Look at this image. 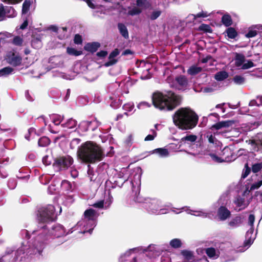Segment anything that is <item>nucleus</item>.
Wrapping results in <instances>:
<instances>
[{
	"label": "nucleus",
	"mask_w": 262,
	"mask_h": 262,
	"mask_svg": "<svg viewBox=\"0 0 262 262\" xmlns=\"http://www.w3.org/2000/svg\"><path fill=\"white\" fill-rule=\"evenodd\" d=\"M152 104L161 110L171 111L180 104L181 98L171 91L156 92L152 97Z\"/></svg>",
	"instance_id": "f257e3e1"
},
{
	"label": "nucleus",
	"mask_w": 262,
	"mask_h": 262,
	"mask_svg": "<svg viewBox=\"0 0 262 262\" xmlns=\"http://www.w3.org/2000/svg\"><path fill=\"white\" fill-rule=\"evenodd\" d=\"M198 116L189 107H182L177 110L173 116L174 124L183 130L191 129L198 124Z\"/></svg>",
	"instance_id": "f03ea898"
},
{
	"label": "nucleus",
	"mask_w": 262,
	"mask_h": 262,
	"mask_svg": "<svg viewBox=\"0 0 262 262\" xmlns=\"http://www.w3.org/2000/svg\"><path fill=\"white\" fill-rule=\"evenodd\" d=\"M77 155L83 162L91 163L101 161L103 156L101 147L91 141L82 144L78 150Z\"/></svg>",
	"instance_id": "7ed1b4c3"
},
{
	"label": "nucleus",
	"mask_w": 262,
	"mask_h": 262,
	"mask_svg": "<svg viewBox=\"0 0 262 262\" xmlns=\"http://www.w3.org/2000/svg\"><path fill=\"white\" fill-rule=\"evenodd\" d=\"M138 202L143 203V207L151 214L160 215L164 214L168 212V210L161 205V202L156 199H143L137 196Z\"/></svg>",
	"instance_id": "20e7f679"
},
{
	"label": "nucleus",
	"mask_w": 262,
	"mask_h": 262,
	"mask_svg": "<svg viewBox=\"0 0 262 262\" xmlns=\"http://www.w3.org/2000/svg\"><path fill=\"white\" fill-rule=\"evenodd\" d=\"M56 216L55 207L52 205L42 207L38 210V220L43 223L53 221L55 219Z\"/></svg>",
	"instance_id": "39448f33"
},
{
	"label": "nucleus",
	"mask_w": 262,
	"mask_h": 262,
	"mask_svg": "<svg viewBox=\"0 0 262 262\" xmlns=\"http://www.w3.org/2000/svg\"><path fill=\"white\" fill-rule=\"evenodd\" d=\"M47 240V235L46 231L43 229H40L39 231L38 235L35 238L33 242V246L36 250L35 254L38 253L40 255L45 246V242Z\"/></svg>",
	"instance_id": "423d86ee"
},
{
	"label": "nucleus",
	"mask_w": 262,
	"mask_h": 262,
	"mask_svg": "<svg viewBox=\"0 0 262 262\" xmlns=\"http://www.w3.org/2000/svg\"><path fill=\"white\" fill-rule=\"evenodd\" d=\"M73 159L69 156L60 157L56 159L53 164V167L56 170L67 168L73 163Z\"/></svg>",
	"instance_id": "0eeeda50"
},
{
	"label": "nucleus",
	"mask_w": 262,
	"mask_h": 262,
	"mask_svg": "<svg viewBox=\"0 0 262 262\" xmlns=\"http://www.w3.org/2000/svg\"><path fill=\"white\" fill-rule=\"evenodd\" d=\"M95 226L94 224H90V222L82 219L77 223L74 228V230H78L80 233L89 232L91 234Z\"/></svg>",
	"instance_id": "6e6552de"
},
{
	"label": "nucleus",
	"mask_w": 262,
	"mask_h": 262,
	"mask_svg": "<svg viewBox=\"0 0 262 262\" xmlns=\"http://www.w3.org/2000/svg\"><path fill=\"white\" fill-rule=\"evenodd\" d=\"M6 59L8 63L15 67L19 66L22 60L18 53L13 52H10L7 54Z\"/></svg>",
	"instance_id": "1a4fd4ad"
},
{
	"label": "nucleus",
	"mask_w": 262,
	"mask_h": 262,
	"mask_svg": "<svg viewBox=\"0 0 262 262\" xmlns=\"http://www.w3.org/2000/svg\"><path fill=\"white\" fill-rule=\"evenodd\" d=\"M97 217V214L95 210L93 209L86 210L84 212L83 219L90 222V224L96 226V220Z\"/></svg>",
	"instance_id": "9d476101"
},
{
	"label": "nucleus",
	"mask_w": 262,
	"mask_h": 262,
	"mask_svg": "<svg viewBox=\"0 0 262 262\" xmlns=\"http://www.w3.org/2000/svg\"><path fill=\"white\" fill-rule=\"evenodd\" d=\"M236 205L235 209L239 211L246 208L249 204V200L245 198L238 197L234 201Z\"/></svg>",
	"instance_id": "9b49d317"
},
{
	"label": "nucleus",
	"mask_w": 262,
	"mask_h": 262,
	"mask_svg": "<svg viewBox=\"0 0 262 262\" xmlns=\"http://www.w3.org/2000/svg\"><path fill=\"white\" fill-rule=\"evenodd\" d=\"M197 138L196 135L188 134L181 138L180 143L181 145L190 146L191 144H193L196 141Z\"/></svg>",
	"instance_id": "f8f14e48"
},
{
	"label": "nucleus",
	"mask_w": 262,
	"mask_h": 262,
	"mask_svg": "<svg viewBox=\"0 0 262 262\" xmlns=\"http://www.w3.org/2000/svg\"><path fill=\"white\" fill-rule=\"evenodd\" d=\"M230 211L225 207L221 206L217 211V216L220 220L225 221L230 216Z\"/></svg>",
	"instance_id": "ddd939ff"
},
{
	"label": "nucleus",
	"mask_w": 262,
	"mask_h": 262,
	"mask_svg": "<svg viewBox=\"0 0 262 262\" xmlns=\"http://www.w3.org/2000/svg\"><path fill=\"white\" fill-rule=\"evenodd\" d=\"M51 234L56 237H60L66 235L64 229L61 225H56L54 226L51 231Z\"/></svg>",
	"instance_id": "4468645a"
},
{
	"label": "nucleus",
	"mask_w": 262,
	"mask_h": 262,
	"mask_svg": "<svg viewBox=\"0 0 262 262\" xmlns=\"http://www.w3.org/2000/svg\"><path fill=\"white\" fill-rule=\"evenodd\" d=\"M177 83V88L179 90H182L186 88L188 82L187 78L184 76H180L176 78Z\"/></svg>",
	"instance_id": "2eb2a0df"
},
{
	"label": "nucleus",
	"mask_w": 262,
	"mask_h": 262,
	"mask_svg": "<svg viewBox=\"0 0 262 262\" xmlns=\"http://www.w3.org/2000/svg\"><path fill=\"white\" fill-rule=\"evenodd\" d=\"M112 202V198H109V201H106L105 203L104 201L101 200L93 204L92 206L94 207L97 208H102L104 207V205L105 204V208H108L111 203Z\"/></svg>",
	"instance_id": "dca6fc26"
},
{
	"label": "nucleus",
	"mask_w": 262,
	"mask_h": 262,
	"mask_svg": "<svg viewBox=\"0 0 262 262\" xmlns=\"http://www.w3.org/2000/svg\"><path fill=\"white\" fill-rule=\"evenodd\" d=\"M188 213L196 216H202L203 217H206L207 216L208 213L202 211V210H190L187 208L185 210Z\"/></svg>",
	"instance_id": "f3484780"
},
{
	"label": "nucleus",
	"mask_w": 262,
	"mask_h": 262,
	"mask_svg": "<svg viewBox=\"0 0 262 262\" xmlns=\"http://www.w3.org/2000/svg\"><path fill=\"white\" fill-rule=\"evenodd\" d=\"M153 154H157L161 158L167 157L169 155L168 150L166 148H159L155 149L152 151Z\"/></svg>",
	"instance_id": "a211bd4d"
},
{
	"label": "nucleus",
	"mask_w": 262,
	"mask_h": 262,
	"mask_svg": "<svg viewBox=\"0 0 262 262\" xmlns=\"http://www.w3.org/2000/svg\"><path fill=\"white\" fill-rule=\"evenodd\" d=\"M100 47L98 42L88 43L84 46V49L86 51L95 52Z\"/></svg>",
	"instance_id": "6ab92c4d"
},
{
	"label": "nucleus",
	"mask_w": 262,
	"mask_h": 262,
	"mask_svg": "<svg viewBox=\"0 0 262 262\" xmlns=\"http://www.w3.org/2000/svg\"><path fill=\"white\" fill-rule=\"evenodd\" d=\"M141 177V169L138 168L137 169V173L134 176V180L132 181L133 187L138 186L140 184V179Z\"/></svg>",
	"instance_id": "aec40b11"
},
{
	"label": "nucleus",
	"mask_w": 262,
	"mask_h": 262,
	"mask_svg": "<svg viewBox=\"0 0 262 262\" xmlns=\"http://www.w3.org/2000/svg\"><path fill=\"white\" fill-rule=\"evenodd\" d=\"M207 256L212 259H216L219 257L218 252L213 248H208L206 249Z\"/></svg>",
	"instance_id": "412c9836"
},
{
	"label": "nucleus",
	"mask_w": 262,
	"mask_h": 262,
	"mask_svg": "<svg viewBox=\"0 0 262 262\" xmlns=\"http://www.w3.org/2000/svg\"><path fill=\"white\" fill-rule=\"evenodd\" d=\"M202 68L196 65L191 66L187 70V73L190 75H195L202 71Z\"/></svg>",
	"instance_id": "4be33fe9"
},
{
	"label": "nucleus",
	"mask_w": 262,
	"mask_h": 262,
	"mask_svg": "<svg viewBox=\"0 0 262 262\" xmlns=\"http://www.w3.org/2000/svg\"><path fill=\"white\" fill-rule=\"evenodd\" d=\"M209 16V14L206 12L202 11L198 13L196 15L194 14H189L188 16V18L190 19V21H193L194 20L196 19V18L199 17H206Z\"/></svg>",
	"instance_id": "5701e85b"
},
{
	"label": "nucleus",
	"mask_w": 262,
	"mask_h": 262,
	"mask_svg": "<svg viewBox=\"0 0 262 262\" xmlns=\"http://www.w3.org/2000/svg\"><path fill=\"white\" fill-rule=\"evenodd\" d=\"M245 61V56L241 54H236L235 58V65L239 67H242L243 63Z\"/></svg>",
	"instance_id": "b1692460"
},
{
	"label": "nucleus",
	"mask_w": 262,
	"mask_h": 262,
	"mask_svg": "<svg viewBox=\"0 0 262 262\" xmlns=\"http://www.w3.org/2000/svg\"><path fill=\"white\" fill-rule=\"evenodd\" d=\"M118 27L121 35L125 38H128V33L126 26L123 24L119 23Z\"/></svg>",
	"instance_id": "393cba45"
},
{
	"label": "nucleus",
	"mask_w": 262,
	"mask_h": 262,
	"mask_svg": "<svg viewBox=\"0 0 262 262\" xmlns=\"http://www.w3.org/2000/svg\"><path fill=\"white\" fill-rule=\"evenodd\" d=\"M170 246L174 249H178L182 247V242L179 238H173L169 242Z\"/></svg>",
	"instance_id": "a878e982"
},
{
	"label": "nucleus",
	"mask_w": 262,
	"mask_h": 262,
	"mask_svg": "<svg viewBox=\"0 0 262 262\" xmlns=\"http://www.w3.org/2000/svg\"><path fill=\"white\" fill-rule=\"evenodd\" d=\"M181 253L187 261H192L193 259L192 253L190 251L183 250L181 251Z\"/></svg>",
	"instance_id": "bb28decb"
},
{
	"label": "nucleus",
	"mask_w": 262,
	"mask_h": 262,
	"mask_svg": "<svg viewBox=\"0 0 262 262\" xmlns=\"http://www.w3.org/2000/svg\"><path fill=\"white\" fill-rule=\"evenodd\" d=\"M228 77V74L226 71H220L217 72L214 76L215 79L217 81H222Z\"/></svg>",
	"instance_id": "cd10ccee"
},
{
	"label": "nucleus",
	"mask_w": 262,
	"mask_h": 262,
	"mask_svg": "<svg viewBox=\"0 0 262 262\" xmlns=\"http://www.w3.org/2000/svg\"><path fill=\"white\" fill-rule=\"evenodd\" d=\"M77 125V121L72 119H69L66 123L62 124V126L63 127H67L68 128L72 129L75 128Z\"/></svg>",
	"instance_id": "c85d7f7f"
},
{
	"label": "nucleus",
	"mask_w": 262,
	"mask_h": 262,
	"mask_svg": "<svg viewBox=\"0 0 262 262\" xmlns=\"http://www.w3.org/2000/svg\"><path fill=\"white\" fill-rule=\"evenodd\" d=\"M12 36L11 33L7 32H3L0 33V42L4 43L7 41V39Z\"/></svg>",
	"instance_id": "c756f323"
},
{
	"label": "nucleus",
	"mask_w": 262,
	"mask_h": 262,
	"mask_svg": "<svg viewBox=\"0 0 262 262\" xmlns=\"http://www.w3.org/2000/svg\"><path fill=\"white\" fill-rule=\"evenodd\" d=\"M6 16L8 17H14L16 15V12L12 7H8L5 9Z\"/></svg>",
	"instance_id": "7c9ffc66"
},
{
	"label": "nucleus",
	"mask_w": 262,
	"mask_h": 262,
	"mask_svg": "<svg viewBox=\"0 0 262 262\" xmlns=\"http://www.w3.org/2000/svg\"><path fill=\"white\" fill-rule=\"evenodd\" d=\"M241 223V218L240 216H236L231 220L228 223L229 226L232 228L238 226Z\"/></svg>",
	"instance_id": "2f4dec72"
},
{
	"label": "nucleus",
	"mask_w": 262,
	"mask_h": 262,
	"mask_svg": "<svg viewBox=\"0 0 262 262\" xmlns=\"http://www.w3.org/2000/svg\"><path fill=\"white\" fill-rule=\"evenodd\" d=\"M50 140L47 137H43L39 139L38 141V145L39 146H46L50 144Z\"/></svg>",
	"instance_id": "473e14b6"
},
{
	"label": "nucleus",
	"mask_w": 262,
	"mask_h": 262,
	"mask_svg": "<svg viewBox=\"0 0 262 262\" xmlns=\"http://www.w3.org/2000/svg\"><path fill=\"white\" fill-rule=\"evenodd\" d=\"M31 3L29 0H25L23 4L22 8V13L23 14H26L28 13L30 7L31 6Z\"/></svg>",
	"instance_id": "72a5a7b5"
},
{
	"label": "nucleus",
	"mask_w": 262,
	"mask_h": 262,
	"mask_svg": "<svg viewBox=\"0 0 262 262\" xmlns=\"http://www.w3.org/2000/svg\"><path fill=\"white\" fill-rule=\"evenodd\" d=\"M52 122L56 125H59L62 121L63 117L58 115H53L51 116Z\"/></svg>",
	"instance_id": "f704fd0d"
},
{
	"label": "nucleus",
	"mask_w": 262,
	"mask_h": 262,
	"mask_svg": "<svg viewBox=\"0 0 262 262\" xmlns=\"http://www.w3.org/2000/svg\"><path fill=\"white\" fill-rule=\"evenodd\" d=\"M227 36L229 38L233 39L237 36V32L233 28H229L226 30Z\"/></svg>",
	"instance_id": "c9c22d12"
},
{
	"label": "nucleus",
	"mask_w": 262,
	"mask_h": 262,
	"mask_svg": "<svg viewBox=\"0 0 262 262\" xmlns=\"http://www.w3.org/2000/svg\"><path fill=\"white\" fill-rule=\"evenodd\" d=\"M13 69L9 67H5L0 70V76H7L12 73Z\"/></svg>",
	"instance_id": "e433bc0d"
},
{
	"label": "nucleus",
	"mask_w": 262,
	"mask_h": 262,
	"mask_svg": "<svg viewBox=\"0 0 262 262\" xmlns=\"http://www.w3.org/2000/svg\"><path fill=\"white\" fill-rule=\"evenodd\" d=\"M222 21L226 26H229L232 24V20L229 15H224L222 17Z\"/></svg>",
	"instance_id": "4c0bfd02"
},
{
	"label": "nucleus",
	"mask_w": 262,
	"mask_h": 262,
	"mask_svg": "<svg viewBox=\"0 0 262 262\" xmlns=\"http://www.w3.org/2000/svg\"><path fill=\"white\" fill-rule=\"evenodd\" d=\"M67 53L71 55L79 56L82 54L80 51H77L74 48L68 47L67 49Z\"/></svg>",
	"instance_id": "58836bf2"
},
{
	"label": "nucleus",
	"mask_w": 262,
	"mask_h": 262,
	"mask_svg": "<svg viewBox=\"0 0 262 262\" xmlns=\"http://www.w3.org/2000/svg\"><path fill=\"white\" fill-rule=\"evenodd\" d=\"M127 168H123L121 169V171L118 173V177L120 178H123L124 182L126 181L128 179V176H125V174L127 173Z\"/></svg>",
	"instance_id": "ea45409f"
},
{
	"label": "nucleus",
	"mask_w": 262,
	"mask_h": 262,
	"mask_svg": "<svg viewBox=\"0 0 262 262\" xmlns=\"http://www.w3.org/2000/svg\"><path fill=\"white\" fill-rule=\"evenodd\" d=\"M262 169V162L253 164L252 166V170L254 173L259 171Z\"/></svg>",
	"instance_id": "a19ab883"
},
{
	"label": "nucleus",
	"mask_w": 262,
	"mask_h": 262,
	"mask_svg": "<svg viewBox=\"0 0 262 262\" xmlns=\"http://www.w3.org/2000/svg\"><path fill=\"white\" fill-rule=\"evenodd\" d=\"M233 81L236 84H242L244 83L245 78L241 76L236 75L233 78Z\"/></svg>",
	"instance_id": "79ce46f5"
},
{
	"label": "nucleus",
	"mask_w": 262,
	"mask_h": 262,
	"mask_svg": "<svg viewBox=\"0 0 262 262\" xmlns=\"http://www.w3.org/2000/svg\"><path fill=\"white\" fill-rule=\"evenodd\" d=\"M151 106V104L147 102H145V101H143V102H140L138 105H137V107L138 109L139 110H145L147 108H148L149 107H150Z\"/></svg>",
	"instance_id": "37998d69"
},
{
	"label": "nucleus",
	"mask_w": 262,
	"mask_h": 262,
	"mask_svg": "<svg viewBox=\"0 0 262 262\" xmlns=\"http://www.w3.org/2000/svg\"><path fill=\"white\" fill-rule=\"evenodd\" d=\"M254 66L253 62L251 60H245L244 63H243L242 69H248L250 68L253 67Z\"/></svg>",
	"instance_id": "c03bdc74"
},
{
	"label": "nucleus",
	"mask_w": 262,
	"mask_h": 262,
	"mask_svg": "<svg viewBox=\"0 0 262 262\" xmlns=\"http://www.w3.org/2000/svg\"><path fill=\"white\" fill-rule=\"evenodd\" d=\"M23 42V40L22 38L19 36H15L13 40L12 43L13 45L17 46H20L22 45Z\"/></svg>",
	"instance_id": "a18cd8bd"
},
{
	"label": "nucleus",
	"mask_w": 262,
	"mask_h": 262,
	"mask_svg": "<svg viewBox=\"0 0 262 262\" xmlns=\"http://www.w3.org/2000/svg\"><path fill=\"white\" fill-rule=\"evenodd\" d=\"M151 134L147 135L144 139V141H152L154 140L155 137L157 136V133L154 130H151Z\"/></svg>",
	"instance_id": "49530a36"
},
{
	"label": "nucleus",
	"mask_w": 262,
	"mask_h": 262,
	"mask_svg": "<svg viewBox=\"0 0 262 262\" xmlns=\"http://www.w3.org/2000/svg\"><path fill=\"white\" fill-rule=\"evenodd\" d=\"M134 108V104L133 102H128L123 106V108L125 111L130 112Z\"/></svg>",
	"instance_id": "de8ad7c7"
},
{
	"label": "nucleus",
	"mask_w": 262,
	"mask_h": 262,
	"mask_svg": "<svg viewBox=\"0 0 262 262\" xmlns=\"http://www.w3.org/2000/svg\"><path fill=\"white\" fill-rule=\"evenodd\" d=\"M210 156L211 157L212 160L215 162L221 163L226 160V159L225 160H224L222 158L219 157L213 154H210Z\"/></svg>",
	"instance_id": "09e8293b"
},
{
	"label": "nucleus",
	"mask_w": 262,
	"mask_h": 262,
	"mask_svg": "<svg viewBox=\"0 0 262 262\" xmlns=\"http://www.w3.org/2000/svg\"><path fill=\"white\" fill-rule=\"evenodd\" d=\"M141 10L136 7L133 8L132 10H129L128 12V14L130 15H135L139 14L141 13Z\"/></svg>",
	"instance_id": "8fccbe9b"
},
{
	"label": "nucleus",
	"mask_w": 262,
	"mask_h": 262,
	"mask_svg": "<svg viewBox=\"0 0 262 262\" xmlns=\"http://www.w3.org/2000/svg\"><path fill=\"white\" fill-rule=\"evenodd\" d=\"M117 62V60L114 58H110V56L108 57V61L104 63V66L106 67H108L111 66Z\"/></svg>",
	"instance_id": "3c124183"
},
{
	"label": "nucleus",
	"mask_w": 262,
	"mask_h": 262,
	"mask_svg": "<svg viewBox=\"0 0 262 262\" xmlns=\"http://www.w3.org/2000/svg\"><path fill=\"white\" fill-rule=\"evenodd\" d=\"M133 136L132 135H129L125 140L124 143L127 146H130L133 143Z\"/></svg>",
	"instance_id": "603ef678"
},
{
	"label": "nucleus",
	"mask_w": 262,
	"mask_h": 262,
	"mask_svg": "<svg viewBox=\"0 0 262 262\" xmlns=\"http://www.w3.org/2000/svg\"><path fill=\"white\" fill-rule=\"evenodd\" d=\"M253 238H250L249 240L246 241L245 243H244V249L243 250H239V251H241V252H243L245 250H246L247 249H248L250 246L253 243Z\"/></svg>",
	"instance_id": "864d4df0"
},
{
	"label": "nucleus",
	"mask_w": 262,
	"mask_h": 262,
	"mask_svg": "<svg viewBox=\"0 0 262 262\" xmlns=\"http://www.w3.org/2000/svg\"><path fill=\"white\" fill-rule=\"evenodd\" d=\"M80 142V140L78 138H75L72 140L70 143L71 148L73 149L76 147Z\"/></svg>",
	"instance_id": "5fc2aeb1"
},
{
	"label": "nucleus",
	"mask_w": 262,
	"mask_h": 262,
	"mask_svg": "<svg viewBox=\"0 0 262 262\" xmlns=\"http://www.w3.org/2000/svg\"><path fill=\"white\" fill-rule=\"evenodd\" d=\"M161 12L159 10L154 11L150 15V18L152 20L157 19L160 15Z\"/></svg>",
	"instance_id": "6e6d98bb"
},
{
	"label": "nucleus",
	"mask_w": 262,
	"mask_h": 262,
	"mask_svg": "<svg viewBox=\"0 0 262 262\" xmlns=\"http://www.w3.org/2000/svg\"><path fill=\"white\" fill-rule=\"evenodd\" d=\"M6 12L3 6H0V21L3 20L6 17Z\"/></svg>",
	"instance_id": "4d7b16f0"
},
{
	"label": "nucleus",
	"mask_w": 262,
	"mask_h": 262,
	"mask_svg": "<svg viewBox=\"0 0 262 262\" xmlns=\"http://www.w3.org/2000/svg\"><path fill=\"white\" fill-rule=\"evenodd\" d=\"M200 29L205 31L206 32H211V29L209 26L205 24H202L200 27Z\"/></svg>",
	"instance_id": "13d9d810"
},
{
	"label": "nucleus",
	"mask_w": 262,
	"mask_h": 262,
	"mask_svg": "<svg viewBox=\"0 0 262 262\" xmlns=\"http://www.w3.org/2000/svg\"><path fill=\"white\" fill-rule=\"evenodd\" d=\"M262 185V180H260L256 183L253 184L251 186V190L258 189Z\"/></svg>",
	"instance_id": "bf43d9fd"
},
{
	"label": "nucleus",
	"mask_w": 262,
	"mask_h": 262,
	"mask_svg": "<svg viewBox=\"0 0 262 262\" xmlns=\"http://www.w3.org/2000/svg\"><path fill=\"white\" fill-rule=\"evenodd\" d=\"M147 4L146 0H137V5L139 7H145Z\"/></svg>",
	"instance_id": "052dcab7"
},
{
	"label": "nucleus",
	"mask_w": 262,
	"mask_h": 262,
	"mask_svg": "<svg viewBox=\"0 0 262 262\" xmlns=\"http://www.w3.org/2000/svg\"><path fill=\"white\" fill-rule=\"evenodd\" d=\"M223 127H226L232 125L233 122L232 121H224L220 122Z\"/></svg>",
	"instance_id": "680f3d73"
},
{
	"label": "nucleus",
	"mask_w": 262,
	"mask_h": 262,
	"mask_svg": "<svg viewBox=\"0 0 262 262\" xmlns=\"http://www.w3.org/2000/svg\"><path fill=\"white\" fill-rule=\"evenodd\" d=\"M42 162L45 165H49L51 163V160L48 156H46L43 157Z\"/></svg>",
	"instance_id": "e2e57ef3"
},
{
	"label": "nucleus",
	"mask_w": 262,
	"mask_h": 262,
	"mask_svg": "<svg viewBox=\"0 0 262 262\" xmlns=\"http://www.w3.org/2000/svg\"><path fill=\"white\" fill-rule=\"evenodd\" d=\"M257 34V32L255 30H251L248 32V33L246 34V36L247 38H251L255 36Z\"/></svg>",
	"instance_id": "0e129e2a"
},
{
	"label": "nucleus",
	"mask_w": 262,
	"mask_h": 262,
	"mask_svg": "<svg viewBox=\"0 0 262 262\" xmlns=\"http://www.w3.org/2000/svg\"><path fill=\"white\" fill-rule=\"evenodd\" d=\"M74 42L76 44H80L82 42V38L79 34H76L74 37Z\"/></svg>",
	"instance_id": "69168bd1"
},
{
	"label": "nucleus",
	"mask_w": 262,
	"mask_h": 262,
	"mask_svg": "<svg viewBox=\"0 0 262 262\" xmlns=\"http://www.w3.org/2000/svg\"><path fill=\"white\" fill-rule=\"evenodd\" d=\"M107 55V52L105 51H101L97 53V55L101 58L105 57Z\"/></svg>",
	"instance_id": "338daca9"
},
{
	"label": "nucleus",
	"mask_w": 262,
	"mask_h": 262,
	"mask_svg": "<svg viewBox=\"0 0 262 262\" xmlns=\"http://www.w3.org/2000/svg\"><path fill=\"white\" fill-rule=\"evenodd\" d=\"M208 141L209 143H212V144L216 143V138L212 135L208 136Z\"/></svg>",
	"instance_id": "774afa93"
}]
</instances>
